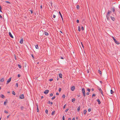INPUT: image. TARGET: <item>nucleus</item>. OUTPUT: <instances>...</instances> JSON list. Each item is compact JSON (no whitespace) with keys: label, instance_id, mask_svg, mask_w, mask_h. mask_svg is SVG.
I'll return each mask as SVG.
<instances>
[{"label":"nucleus","instance_id":"34","mask_svg":"<svg viewBox=\"0 0 120 120\" xmlns=\"http://www.w3.org/2000/svg\"><path fill=\"white\" fill-rule=\"evenodd\" d=\"M37 112H39V110L38 109V107H37Z\"/></svg>","mask_w":120,"mask_h":120},{"label":"nucleus","instance_id":"1","mask_svg":"<svg viewBox=\"0 0 120 120\" xmlns=\"http://www.w3.org/2000/svg\"><path fill=\"white\" fill-rule=\"evenodd\" d=\"M82 91L83 95V96L84 97H85L86 96V93L85 91V90L84 88H82Z\"/></svg>","mask_w":120,"mask_h":120},{"label":"nucleus","instance_id":"26","mask_svg":"<svg viewBox=\"0 0 120 120\" xmlns=\"http://www.w3.org/2000/svg\"><path fill=\"white\" fill-rule=\"evenodd\" d=\"M75 98H73L72 99V102H73L74 101H75Z\"/></svg>","mask_w":120,"mask_h":120},{"label":"nucleus","instance_id":"49","mask_svg":"<svg viewBox=\"0 0 120 120\" xmlns=\"http://www.w3.org/2000/svg\"><path fill=\"white\" fill-rule=\"evenodd\" d=\"M61 88H59V91L60 92L61 91Z\"/></svg>","mask_w":120,"mask_h":120},{"label":"nucleus","instance_id":"29","mask_svg":"<svg viewBox=\"0 0 120 120\" xmlns=\"http://www.w3.org/2000/svg\"><path fill=\"white\" fill-rule=\"evenodd\" d=\"M18 66L20 68H21L22 67L19 64L18 65Z\"/></svg>","mask_w":120,"mask_h":120},{"label":"nucleus","instance_id":"19","mask_svg":"<svg viewBox=\"0 0 120 120\" xmlns=\"http://www.w3.org/2000/svg\"><path fill=\"white\" fill-rule=\"evenodd\" d=\"M48 103L49 104H50L51 105H52L53 104V103L52 102H50V101H48Z\"/></svg>","mask_w":120,"mask_h":120},{"label":"nucleus","instance_id":"3","mask_svg":"<svg viewBox=\"0 0 120 120\" xmlns=\"http://www.w3.org/2000/svg\"><path fill=\"white\" fill-rule=\"evenodd\" d=\"M11 78H10L9 79H8L7 81V84H8L11 81Z\"/></svg>","mask_w":120,"mask_h":120},{"label":"nucleus","instance_id":"62","mask_svg":"<svg viewBox=\"0 0 120 120\" xmlns=\"http://www.w3.org/2000/svg\"><path fill=\"white\" fill-rule=\"evenodd\" d=\"M68 120H71V119L70 118H68Z\"/></svg>","mask_w":120,"mask_h":120},{"label":"nucleus","instance_id":"15","mask_svg":"<svg viewBox=\"0 0 120 120\" xmlns=\"http://www.w3.org/2000/svg\"><path fill=\"white\" fill-rule=\"evenodd\" d=\"M97 101L98 102L99 104H100L101 103V102L99 99H98L97 100Z\"/></svg>","mask_w":120,"mask_h":120},{"label":"nucleus","instance_id":"50","mask_svg":"<svg viewBox=\"0 0 120 120\" xmlns=\"http://www.w3.org/2000/svg\"><path fill=\"white\" fill-rule=\"evenodd\" d=\"M77 22V23H79V20L78 19H77L76 21Z\"/></svg>","mask_w":120,"mask_h":120},{"label":"nucleus","instance_id":"25","mask_svg":"<svg viewBox=\"0 0 120 120\" xmlns=\"http://www.w3.org/2000/svg\"><path fill=\"white\" fill-rule=\"evenodd\" d=\"M35 48L37 49H38V45H37L35 46Z\"/></svg>","mask_w":120,"mask_h":120},{"label":"nucleus","instance_id":"23","mask_svg":"<svg viewBox=\"0 0 120 120\" xmlns=\"http://www.w3.org/2000/svg\"><path fill=\"white\" fill-rule=\"evenodd\" d=\"M111 11H108V12L107 13L108 15H109L110 13H111Z\"/></svg>","mask_w":120,"mask_h":120},{"label":"nucleus","instance_id":"24","mask_svg":"<svg viewBox=\"0 0 120 120\" xmlns=\"http://www.w3.org/2000/svg\"><path fill=\"white\" fill-rule=\"evenodd\" d=\"M111 91V94H112L114 92L112 90H110Z\"/></svg>","mask_w":120,"mask_h":120},{"label":"nucleus","instance_id":"37","mask_svg":"<svg viewBox=\"0 0 120 120\" xmlns=\"http://www.w3.org/2000/svg\"><path fill=\"white\" fill-rule=\"evenodd\" d=\"M24 108V107L23 106H22L21 107V109L22 110H23Z\"/></svg>","mask_w":120,"mask_h":120},{"label":"nucleus","instance_id":"20","mask_svg":"<svg viewBox=\"0 0 120 120\" xmlns=\"http://www.w3.org/2000/svg\"><path fill=\"white\" fill-rule=\"evenodd\" d=\"M0 97L1 98H4L5 97L4 95L3 94H1L0 96Z\"/></svg>","mask_w":120,"mask_h":120},{"label":"nucleus","instance_id":"8","mask_svg":"<svg viewBox=\"0 0 120 120\" xmlns=\"http://www.w3.org/2000/svg\"><path fill=\"white\" fill-rule=\"evenodd\" d=\"M9 36H10L11 38H13V36L12 35V34H11V33L10 32H9Z\"/></svg>","mask_w":120,"mask_h":120},{"label":"nucleus","instance_id":"51","mask_svg":"<svg viewBox=\"0 0 120 120\" xmlns=\"http://www.w3.org/2000/svg\"><path fill=\"white\" fill-rule=\"evenodd\" d=\"M31 56H32V57L33 58V59L34 58V56L33 54H32L31 55Z\"/></svg>","mask_w":120,"mask_h":120},{"label":"nucleus","instance_id":"7","mask_svg":"<svg viewBox=\"0 0 120 120\" xmlns=\"http://www.w3.org/2000/svg\"><path fill=\"white\" fill-rule=\"evenodd\" d=\"M98 90H99L100 92H101V94L102 95H103V92H102V90H101V89L100 88H99L98 89Z\"/></svg>","mask_w":120,"mask_h":120},{"label":"nucleus","instance_id":"46","mask_svg":"<svg viewBox=\"0 0 120 120\" xmlns=\"http://www.w3.org/2000/svg\"><path fill=\"white\" fill-rule=\"evenodd\" d=\"M17 87H18V83H16V84L15 85Z\"/></svg>","mask_w":120,"mask_h":120},{"label":"nucleus","instance_id":"52","mask_svg":"<svg viewBox=\"0 0 120 120\" xmlns=\"http://www.w3.org/2000/svg\"><path fill=\"white\" fill-rule=\"evenodd\" d=\"M20 74H18V77H20Z\"/></svg>","mask_w":120,"mask_h":120},{"label":"nucleus","instance_id":"64","mask_svg":"<svg viewBox=\"0 0 120 120\" xmlns=\"http://www.w3.org/2000/svg\"><path fill=\"white\" fill-rule=\"evenodd\" d=\"M72 120H75V118L74 117H73L72 119Z\"/></svg>","mask_w":120,"mask_h":120},{"label":"nucleus","instance_id":"39","mask_svg":"<svg viewBox=\"0 0 120 120\" xmlns=\"http://www.w3.org/2000/svg\"><path fill=\"white\" fill-rule=\"evenodd\" d=\"M62 119L63 120H65V117L64 116H63L62 117Z\"/></svg>","mask_w":120,"mask_h":120},{"label":"nucleus","instance_id":"47","mask_svg":"<svg viewBox=\"0 0 120 120\" xmlns=\"http://www.w3.org/2000/svg\"><path fill=\"white\" fill-rule=\"evenodd\" d=\"M81 30H84V28L83 26H82L81 27Z\"/></svg>","mask_w":120,"mask_h":120},{"label":"nucleus","instance_id":"35","mask_svg":"<svg viewBox=\"0 0 120 120\" xmlns=\"http://www.w3.org/2000/svg\"><path fill=\"white\" fill-rule=\"evenodd\" d=\"M5 2L7 3H8V4H10V3L8 1H6Z\"/></svg>","mask_w":120,"mask_h":120},{"label":"nucleus","instance_id":"48","mask_svg":"<svg viewBox=\"0 0 120 120\" xmlns=\"http://www.w3.org/2000/svg\"><path fill=\"white\" fill-rule=\"evenodd\" d=\"M56 16L54 15H53V17L54 18H55L56 17Z\"/></svg>","mask_w":120,"mask_h":120},{"label":"nucleus","instance_id":"33","mask_svg":"<svg viewBox=\"0 0 120 120\" xmlns=\"http://www.w3.org/2000/svg\"><path fill=\"white\" fill-rule=\"evenodd\" d=\"M55 96H54L53 97H52V100H53L55 98Z\"/></svg>","mask_w":120,"mask_h":120},{"label":"nucleus","instance_id":"27","mask_svg":"<svg viewBox=\"0 0 120 120\" xmlns=\"http://www.w3.org/2000/svg\"><path fill=\"white\" fill-rule=\"evenodd\" d=\"M12 94H13L14 95H15V92L14 91H12Z\"/></svg>","mask_w":120,"mask_h":120},{"label":"nucleus","instance_id":"22","mask_svg":"<svg viewBox=\"0 0 120 120\" xmlns=\"http://www.w3.org/2000/svg\"><path fill=\"white\" fill-rule=\"evenodd\" d=\"M98 72L100 74H102V73L101 72V71L100 70H98Z\"/></svg>","mask_w":120,"mask_h":120},{"label":"nucleus","instance_id":"10","mask_svg":"<svg viewBox=\"0 0 120 120\" xmlns=\"http://www.w3.org/2000/svg\"><path fill=\"white\" fill-rule=\"evenodd\" d=\"M23 38L21 39L20 41V43L21 44H22L23 43Z\"/></svg>","mask_w":120,"mask_h":120},{"label":"nucleus","instance_id":"2","mask_svg":"<svg viewBox=\"0 0 120 120\" xmlns=\"http://www.w3.org/2000/svg\"><path fill=\"white\" fill-rule=\"evenodd\" d=\"M112 38L116 44L117 45H119L120 44V43H119L118 41H117L115 38L114 37H113Z\"/></svg>","mask_w":120,"mask_h":120},{"label":"nucleus","instance_id":"28","mask_svg":"<svg viewBox=\"0 0 120 120\" xmlns=\"http://www.w3.org/2000/svg\"><path fill=\"white\" fill-rule=\"evenodd\" d=\"M109 17L108 16H106L107 19L108 20H109Z\"/></svg>","mask_w":120,"mask_h":120},{"label":"nucleus","instance_id":"14","mask_svg":"<svg viewBox=\"0 0 120 120\" xmlns=\"http://www.w3.org/2000/svg\"><path fill=\"white\" fill-rule=\"evenodd\" d=\"M45 34L46 35H48L49 34L48 33L46 32H44Z\"/></svg>","mask_w":120,"mask_h":120},{"label":"nucleus","instance_id":"43","mask_svg":"<svg viewBox=\"0 0 120 120\" xmlns=\"http://www.w3.org/2000/svg\"><path fill=\"white\" fill-rule=\"evenodd\" d=\"M88 111L89 112H90L91 111V109H88Z\"/></svg>","mask_w":120,"mask_h":120},{"label":"nucleus","instance_id":"9","mask_svg":"<svg viewBox=\"0 0 120 120\" xmlns=\"http://www.w3.org/2000/svg\"><path fill=\"white\" fill-rule=\"evenodd\" d=\"M59 14L61 17V18H62V20H63V17H62V15H61V12L60 11H59Z\"/></svg>","mask_w":120,"mask_h":120},{"label":"nucleus","instance_id":"59","mask_svg":"<svg viewBox=\"0 0 120 120\" xmlns=\"http://www.w3.org/2000/svg\"><path fill=\"white\" fill-rule=\"evenodd\" d=\"M107 16L108 17H109V15H108V14H107L106 15V16Z\"/></svg>","mask_w":120,"mask_h":120},{"label":"nucleus","instance_id":"57","mask_svg":"<svg viewBox=\"0 0 120 120\" xmlns=\"http://www.w3.org/2000/svg\"><path fill=\"white\" fill-rule=\"evenodd\" d=\"M95 96V94H93L92 95V96Z\"/></svg>","mask_w":120,"mask_h":120},{"label":"nucleus","instance_id":"42","mask_svg":"<svg viewBox=\"0 0 120 120\" xmlns=\"http://www.w3.org/2000/svg\"><path fill=\"white\" fill-rule=\"evenodd\" d=\"M4 112L6 113H8V112L6 110H5L4 111Z\"/></svg>","mask_w":120,"mask_h":120},{"label":"nucleus","instance_id":"54","mask_svg":"<svg viewBox=\"0 0 120 120\" xmlns=\"http://www.w3.org/2000/svg\"><path fill=\"white\" fill-rule=\"evenodd\" d=\"M81 45H82V47L83 48V47H84V46H83V44H82V42H81Z\"/></svg>","mask_w":120,"mask_h":120},{"label":"nucleus","instance_id":"45","mask_svg":"<svg viewBox=\"0 0 120 120\" xmlns=\"http://www.w3.org/2000/svg\"><path fill=\"white\" fill-rule=\"evenodd\" d=\"M68 110H69V109H67L65 110V112H67L68 111Z\"/></svg>","mask_w":120,"mask_h":120},{"label":"nucleus","instance_id":"32","mask_svg":"<svg viewBox=\"0 0 120 120\" xmlns=\"http://www.w3.org/2000/svg\"><path fill=\"white\" fill-rule=\"evenodd\" d=\"M77 9H79V6L78 5L77 6Z\"/></svg>","mask_w":120,"mask_h":120},{"label":"nucleus","instance_id":"16","mask_svg":"<svg viewBox=\"0 0 120 120\" xmlns=\"http://www.w3.org/2000/svg\"><path fill=\"white\" fill-rule=\"evenodd\" d=\"M80 106H79L77 109V110L78 112H79L80 110Z\"/></svg>","mask_w":120,"mask_h":120},{"label":"nucleus","instance_id":"4","mask_svg":"<svg viewBox=\"0 0 120 120\" xmlns=\"http://www.w3.org/2000/svg\"><path fill=\"white\" fill-rule=\"evenodd\" d=\"M20 98L21 99H23L24 98V96L23 94H22L20 95L19 96Z\"/></svg>","mask_w":120,"mask_h":120},{"label":"nucleus","instance_id":"44","mask_svg":"<svg viewBox=\"0 0 120 120\" xmlns=\"http://www.w3.org/2000/svg\"><path fill=\"white\" fill-rule=\"evenodd\" d=\"M66 105H66V104H65V105H64V107H63V108H64H64H65V107H66Z\"/></svg>","mask_w":120,"mask_h":120},{"label":"nucleus","instance_id":"17","mask_svg":"<svg viewBox=\"0 0 120 120\" xmlns=\"http://www.w3.org/2000/svg\"><path fill=\"white\" fill-rule=\"evenodd\" d=\"M78 30L79 31H80L81 30V28L80 26H78Z\"/></svg>","mask_w":120,"mask_h":120},{"label":"nucleus","instance_id":"21","mask_svg":"<svg viewBox=\"0 0 120 120\" xmlns=\"http://www.w3.org/2000/svg\"><path fill=\"white\" fill-rule=\"evenodd\" d=\"M55 111H53L52 113V115H53L55 113Z\"/></svg>","mask_w":120,"mask_h":120},{"label":"nucleus","instance_id":"11","mask_svg":"<svg viewBox=\"0 0 120 120\" xmlns=\"http://www.w3.org/2000/svg\"><path fill=\"white\" fill-rule=\"evenodd\" d=\"M62 75L61 74H60V73L59 74V76L60 78H62Z\"/></svg>","mask_w":120,"mask_h":120},{"label":"nucleus","instance_id":"60","mask_svg":"<svg viewBox=\"0 0 120 120\" xmlns=\"http://www.w3.org/2000/svg\"><path fill=\"white\" fill-rule=\"evenodd\" d=\"M10 116V115H9L8 116H7V117L8 118L9 117V116Z\"/></svg>","mask_w":120,"mask_h":120},{"label":"nucleus","instance_id":"53","mask_svg":"<svg viewBox=\"0 0 120 120\" xmlns=\"http://www.w3.org/2000/svg\"><path fill=\"white\" fill-rule=\"evenodd\" d=\"M53 94L52 93H51L50 94V96H53Z\"/></svg>","mask_w":120,"mask_h":120},{"label":"nucleus","instance_id":"41","mask_svg":"<svg viewBox=\"0 0 120 120\" xmlns=\"http://www.w3.org/2000/svg\"><path fill=\"white\" fill-rule=\"evenodd\" d=\"M53 80V79H52H52H49V81H50L51 82V81H52Z\"/></svg>","mask_w":120,"mask_h":120},{"label":"nucleus","instance_id":"63","mask_svg":"<svg viewBox=\"0 0 120 120\" xmlns=\"http://www.w3.org/2000/svg\"><path fill=\"white\" fill-rule=\"evenodd\" d=\"M60 58L61 59H64V58L62 57H61Z\"/></svg>","mask_w":120,"mask_h":120},{"label":"nucleus","instance_id":"58","mask_svg":"<svg viewBox=\"0 0 120 120\" xmlns=\"http://www.w3.org/2000/svg\"><path fill=\"white\" fill-rule=\"evenodd\" d=\"M6 101H5L4 102V104L5 105H6Z\"/></svg>","mask_w":120,"mask_h":120},{"label":"nucleus","instance_id":"55","mask_svg":"<svg viewBox=\"0 0 120 120\" xmlns=\"http://www.w3.org/2000/svg\"><path fill=\"white\" fill-rule=\"evenodd\" d=\"M0 18L1 19L3 18V17L2 16H1V15L0 14Z\"/></svg>","mask_w":120,"mask_h":120},{"label":"nucleus","instance_id":"56","mask_svg":"<svg viewBox=\"0 0 120 120\" xmlns=\"http://www.w3.org/2000/svg\"><path fill=\"white\" fill-rule=\"evenodd\" d=\"M89 94V92H87L86 93V95H88Z\"/></svg>","mask_w":120,"mask_h":120},{"label":"nucleus","instance_id":"38","mask_svg":"<svg viewBox=\"0 0 120 120\" xmlns=\"http://www.w3.org/2000/svg\"><path fill=\"white\" fill-rule=\"evenodd\" d=\"M90 89H89V88H88L87 89V90L89 92H90Z\"/></svg>","mask_w":120,"mask_h":120},{"label":"nucleus","instance_id":"6","mask_svg":"<svg viewBox=\"0 0 120 120\" xmlns=\"http://www.w3.org/2000/svg\"><path fill=\"white\" fill-rule=\"evenodd\" d=\"M75 87L74 86H72L71 88V89L72 91H74L75 89Z\"/></svg>","mask_w":120,"mask_h":120},{"label":"nucleus","instance_id":"36","mask_svg":"<svg viewBox=\"0 0 120 120\" xmlns=\"http://www.w3.org/2000/svg\"><path fill=\"white\" fill-rule=\"evenodd\" d=\"M65 97V96L64 94L62 96V98H64Z\"/></svg>","mask_w":120,"mask_h":120},{"label":"nucleus","instance_id":"31","mask_svg":"<svg viewBox=\"0 0 120 120\" xmlns=\"http://www.w3.org/2000/svg\"><path fill=\"white\" fill-rule=\"evenodd\" d=\"M45 112L46 114H48V111L47 109H46L45 110Z\"/></svg>","mask_w":120,"mask_h":120},{"label":"nucleus","instance_id":"12","mask_svg":"<svg viewBox=\"0 0 120 120\" xmlns=\"http://www.w3.org/2000/svg\"><path fill=\"white\" fill-rule=\"evenodd\" d=\"M110 18L113 21H114L115 20V19L113 17L111 16Z\"/></svg>","mask_w":120,"mask_h":120},{"label":"nucleus","instance_id":"30","mask_svg":"<svg viewBox=\"0 0 120 120\" xmlns=\"http://www.w3.org/2000/svg\"><path fill=\"white\" fill-rule=\"evenodd\" d=\"M112 11L113 12H114L115 11V8H112Z\"/></svg>","mask_w":120,"mask_h":120},{"label":"nucleus","instance_id":"40","mask_svg":"<svg viewBox=\"0 0 120 120\" xmlns=\"http://www.w3.org/2000/svg\"><path fill=\"white\" fill-rule=\"evenodd\" d=\"M29 11H30L31 13V14L33 13V11L32 10H30Z\"/></svg>","mask_w":120,"mask_h":120},{"label":"nucleus","instance_id":"5","mask_svg":"<svg viewBox=\"0 0 120 120\" xmlns=\"http://www.w3.org/2000/svg\"><path fill=\"white\" fill-rule=\"evenodd\" d=\"M49 91V90H46L44 91V93L45 94H46L48 93Z\"/></svg>","mask_w":120,"mask_h":120},{"label":"nucleus","instance_id":"61","mask_svg":"<svg viewBox=\"0 0 120 120\" xmlns=\"http://www.w3.org/2000/svg\"><path fill=\"white\" fill-rule=\"evenodd\" d=\"M56 94L57 95H58L59 94L58 93H57V92L56 93Z\"/></svg>","mask_w":120,"mask_h":120},{"label":"nucleus","instance_id":"13","mask_svg":"<svg viewBox=\"0 0 120 120\" xmlns=\"http://www.w3.org/2000/svg\"><path fill=\"white\" fill-rule=\"evenodd\" d=\"M4 81V78H1L0 80V81L1 82H3Z\"/></svg>","mask_w":120,"mask_h":120},{"label":"nucleus","instance_id":"18","mask_svg":"<svg viewBox=\"0 0 120 120\" xmlns=\"http://www.w3.org/2000/svg\"><path fill=\"white\" fill-rule=\"evenodd\" d=\"M87 111L86 110H85L84 111L83 113L85 115L86 114Z\"/></svg>","mask_w":120,"mask_h":120}]
</instances>
